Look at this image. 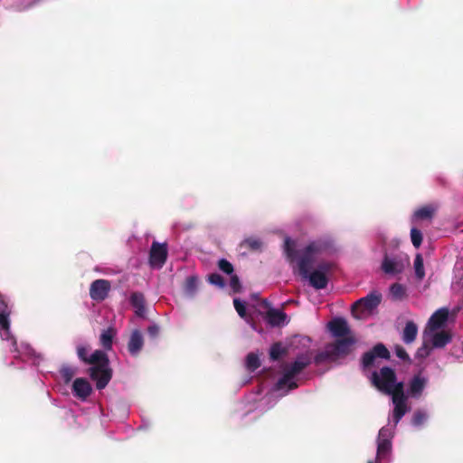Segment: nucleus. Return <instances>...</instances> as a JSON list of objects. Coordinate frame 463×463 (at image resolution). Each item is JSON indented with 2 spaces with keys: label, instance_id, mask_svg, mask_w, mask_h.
I'll return each mask as SVG.
<instances>
[{
  "label": "nucleus",
  "instance_id": "1",
  "mask_svg": "<svg viewBox=\"0 0 463 463\" xmlns=\"http://www.w3.org/2000/svg\"><path fill=\"white\" fill-rule=\"evenodd\" d=\"M333 250V241L329 238L317 239L301 249L290 238H286L284 242V253L293 272L298 273L316 289L327 287L334 263L321 259Z\"/></svg>",
  "mask_w": 463,
  "mask_h": 463
},
{
  "label": "nucleus",
  "instance_id": "2",
  "mask_svg": "<svg viewBox=\"0 0 463 463\" xmlns=\"http://www.w3.org/2000/svg\"><path fill=\"white\" fill-rule=\"evenodd\" d=\"M371 382L380 392L392 396L393 410L391 417L393 424L392 426L388 424L386 427L392 428V433H394L396 425L410 410L407 403L408 397L418 399L426 387L428 379L420 374L415 375L410 381L407 394H405L403 383L397 382L394 371L384 366L379 372L374 371L372 373Z\"/></svg>",
  "mask_w": 463,
  "mask_h": 463
},
{
  "label": "nucleus",
  "instance_id": "3",
  "mask_svg": "<svg viewBox=\"0 0 463 463\" xmlns=\"http://www.w3.org/2000/svg\"><path fill=\"white\" fill-rule=\"evenodd\" d=\"M90 347L80 345L77 346V355L80 361L91 366L89 374L96 382L98 390L104 389L112 378V369L109 366L108 355L104 351L95 350L89 354Z\"/></svg>",
  "mask_w": 463,
  "mask_h": 463
},
{
  "label": "nucleus",
  "instance_id": "4",
  "mask_svg": "<svg viewBox=\"0 0 463 463\" xmlns=\"http://www.w3.org/2000/svg\"><path fill=\"white\" fill-rule=\"evenodd\" d=\"M10 313L6 297L0 293V337L6 342L10 347V352L14 354L15 359L27 360L36 357L33 349L25 343L17 344L14 336L10 330Z\"/></svg>",
  "mask_w": 463,
  "mask_h": 463
},
{
  "label": "nucleus",
  "instance_id": "5",
  "mask_svg": "<svg viewBox=\"0 0 463 463\" xmlns=\"http://www.w3.org/2000/svg\"><path fill=\"white\" fill-rule=\"evenodd\" d=\"M312 354L306 352L298 354L293 363L286 364L283 368V374L278 380V389L287 388L294 390L298 387L297 376L311 364Z\"/></svg>",
  "mask_w": 463,
  "mask_h": 463
},
{
  "label": "nucleus",
  "instance_id": "6",
  "mask_svg": "<svg viewBox=\"0 0 463 463\" xmlns=\"http://www.w3.org/2000/svg\"><path fill=\"white\" fill-rule=\"evenodd\" d=\"M354 341L351 337H346L337 340L334 344H329L325 347V350L319 352L314 357L316 364H321L326 361H335L337 358L347 354Z\"/></svg>",
  "mask_w": 463,
  "mask_h": 463
},
{
  "label": "nucleus",
  "instance_id": "7",
  "mask_svg": "<svg viewBox=\"0 0 463 463\" xmlns=\"http://www.w3.org/2000/svg\"><path fill=\"white\" fill-rule=\"evenodd\" d=\"M409 266L410 258L407 254L401 251L386 252L382 260L381 269L386 275L395 277Z\"/></svg>",
  "mask_w": 463,
  "mask_h": 463
},
{
  "label": "nucleus",
  "instance_id": "8",
  "mask_svg": "<svg viewBox=\"0 0 463 463\" xmlns=\"http://www.w3.org/2000/svg\"><path fill=\"white\" fill-rule=\"evenodd\" d=\"M451 341V335L445 330H424L423 346L419 349L420 356L430 354V348H442Z\"/></svg>",
  "mask_w": 463,
  "mask_h": 463
},
{
  "label": "nucleus",
  "instance_id": "9",
  "mask_svg": "<svg viewBox=\"0 0 463 463\" xmlns=\"http://www.w3.org/2000/svg\"><path fill=\"white\" fill-rule=\"evenodd\" d=\"M382 301V294L372 291L364 298L358 299L352 307V314L357 319H364L370 316Z\"/></svg>",
  "mask_w": 463,
  "mask_h": 463
},
{
  "label": "nucleus",
  "instance_id": "10",
  "mask_svg": "<svg viewBox=\"0 0 463 463\" xmlns=\"http://www.w3.org/2000/svg\"><path fill=\"white\" fill-rule=\"evenodd\" d=\"M290 390L287 388L278 389V383L268 392L264 396L260 399H255L253 402L256 403L254 410L260 412L267 411L276 405L279 400L287 395Z\"/></svg>",
  "mask_w": 463,
  "mask_h": 463
},
{
  "label": "nucleus",
  "instance_id": "11",
  "mask_svg": "<svg viewBox=\"0 0 463 463\" xmlns=\"http://www.w3.org/2000/svg\"><path fill=\"white\" fill-rule=\"evenodd\" d=\"M392 428L383 427L377 438V454L375 463L387 459L392 452Z\"/></svg>",
  "mask_w": 463,
  "mask_h": 463
},
{
  "label": "nucleus",
  "instance_id": "12",
  "mask_svg": "<svg viewBox=\"0 0 463 463\" xmlns=\"http://www.w3.org/2000/svg\"><path fill=\"white\" fill-rule=\"evenodd\" d=\"M263 307L267 308L265 314V320L271 326H284L288 323V316L281 309L273 308L270 307L269 302L264 299L261 302Z\"/></svg>",
  "mask_w": 463,
  "mask_h": 463
},
{
  "label": "nucleus",
  "instance_id": "13",
  "mask_svg": "<svg viewBox=\"0 0 463 463\" xmlns=\"http://www.w3.org/2000/svg\"><path fill=\"white\" fill-rule=\"evenodd\" d=\"M92 392V385L86 378L78 377L71 383L72 395L81 402H86Z\"/></svg>",
  "mask_w": 463,
  "mask_h": 463
},
{
  "label": "nucleus",
  "instance_id": "14",
  "mask_svg": "<svg viewBox=\"0 0 463 463\" xmlns=\"http://www.w3.org/2000/svg\"><path fill=\"white\" fill-rule=\"evenodd\" d=\"M390 353L383 344H377L372 351L364 354L362 364L364 368H368L375 364L376 359H389Z\"/></svg>",
  "mask_w": 463,
  "mask_h": 463
},
{
  "label": "nucleus",
  "instance_id": "15",
  "mask_svg": "<svg viewBox=\"0 0 463 463\" xmlns=\"http://www.w3.org/2000/svg\"><path fill=\"white\" fill-rule=\"evenodd\" d=\"M111 285L109 280L96 279L90 287V297L94 301H103L109 295Z\"/></svg>",
  "mask_w": 463,
  "mask_h": 463
},
{
  "label": "nucleus",
  "instance_id": "16",
  "mask_svg": "<svg viewBox=\"0 0 463 463\" xmlns=\"http://www.w3.org/2000/svg\"><path fill=\"white\" fill-rule=\"evenodd\" d=\"M449 310L441 307L432 314L424 330H443L449 319Z\"/></svg>",
  "mask_w": 463,
  "mask_h": 463
},
{
  "label": "nucleus",
  "instance_id": "17",
  "mask_svg": "<svg viewBox=\"0 0 463 463\" xmlns=\"http://www.w3.org/2000/svg\"><path fill=\"white\" fill-rule=\"evenodd\" d=\"M167 250L164 244L154 242L151 247L149 263L151 267L160 269L166 260Z\"/></svg>",
  "mask_w": 463,
  "mask_h": 463
},
{
  "label": "nucleus",
  "instance_id": "18",
  "mask_svg": "<svg viewBox=\"0 0 463 463\" xmlns=\"http://www.w3.org/2000/svg\"><path fill=\"white\" fill-rule=\"evenodd\" d=\"M144 335L138 329H134L128 338V351L133 357H137L144 347Z\"/></svg>",
  "mask_w": 463,
  "mask_h": 463
},
{
  "label": "nucleus",
  "instance_id": "19",
  "mask_svg": "<svg viewBox=\"0 0 463 463\" xmlns=\"http://www.w3.org/2000/svg\"><path fill=\"white\" fill-rule=\"evenodd\" d=\"M328 329L334 336H345L349 333V326L344 318H335L328 324Z\"/></svg>",
  "mask_w": 463,
  "mask_h": 463
},
{
  "label": "nucleus",
  "instance_id": "20",
  "mask_svg": "<svg viewBox=\"0 0 463 463\" xmlns=\"http://www.w3.org/2000/svg\"><path fill=\"white\" fill-rule=\"evenodd\" d=\"M130 304L135 309V313L139 317H146L145 297L140 292H134L129 298Z\"/></svg>",
  "mask_w": 463,
  "mask_h": 463
},
{
  "label": "nucleus",
  "instance_id": "21",
  "mask_svg": "<svg viewBox=\"0 0 463 463\" xmlns=\"http://www.w3.org/2000/svg\"><path fill=\"white\" fill-rule=\"evenodd\" d=\"M199 279L196 276H189L185 279L184 293L187 298H194L198 291Z\"/></svg>",
  "mask_w": 463,
  "mask_h": 463
},
{
  "label": "nucleus",
  "instance_id": "22",
  "mask_svg": "<svg viewBox=\"0 0 463 463\" xmlns=\"http://www.w3.org/2000/svg\"><path fill=\"white\" fill-rule=\"evenodd\" d=\"M434 211V207L430 205L420 207L413 213L411 222H415L420 220H430L433 216Z\"/></svg>",
  "mask_w": 463,
  "mask_h": 463
},
{
  "label": "nucleus",
  "instance_id": "23",
  "mask_svg": "<svg viewBox=\"0 0 463 463\" xmlns=\"http://www.w3.org/2000/svg\"><path fill=\"white\" fill-rule=\"evenodd\" d=\"M418 334V327L415 323L409 321L406 323L402 333V340L405 344L412 343Z\"/></svg>",
  "mask_w": 463,
  "mask_h": 463
},
{
  "label": "nucleus",
  "instance_id": "24",
  "mask_svg": "<svg viewBox=\"0 0 463 463\" xmlns=\"http://www.w3.org/2000/svg\"><path fill=\"white\" fill-rule=\"evenodd\" d=\"M78 368L69 364H63L60 369V374L65 384L71 383L73 377L76 375Z\"/></svg>",
  "mask_w": 463,
  "mask_h": 463
},
{
  "label": "nucleus",
  "instance_id": "25",
  "mask_svg": "<svg viewBox=\"0 0 463 463\" xmlns=\"http://www.w3.org/2000/svg\"><path fill=\"white\" fill-rule=\"evenodd\" d=\"M429 415L424 410H417L411 418V425L415 428H421L428 420Z\"/></svg>",
  "mask_w": 463,
  "mask_h": 463
},
{
  "label": "nucleus",
  "instance_id": "26",
  "mask_svg": "<svg viewBox=\"0 0 463 463\" xmlns=\"http://www.w3.org/2000/svg\"><path fill=\"white\" fill-rule=\"evenodd\" d=\"M115 335V331L112 327L103 330L100 335V344L106 350L112 348V340Z\"/></svg>",
  "mask_w": 463,
  "mask_h": 463
},
{
  "label": "nucleus",
  "instance_id": "27",
  "mask_svg": "<svg viewBox=\"0 0 463 463\" xmlns=\"http://www.w3.org/2000/svg\"><path fill=\"white\" fill-rule=\"evenodd\" d=\"M413 266H414V271H415L416 278L419 280H421L425 277V270H424V265H423V259L420 253H418L415 256Z\"/></svg>",
  "mask_w": 463,
  "mask_h": 463
},
{
  "label": "nucleus",
  "instance_id": "28",
  "mask_svg": "<svg viewBox=\"0 0 463 463\" xmlns=\"http://www.w3.org/2000/svg\"><path fill=\"white\" fill-rule=\"evenodd\" d=\"M246 367L249 371L253 372L260 365L259 356L254 353H250L246 357Z\"/></svg>",
  "mask_w": 463,
  "mask_h": 463
},
{
  "label": "nucleus",
  "instance_id": "29",
  "mask_svg": "<svg viewBox=\"0 0 463 463\" xmlns=\"http://www.w3.org/2000/svg\"><path fill=\"white\" fill-rule=\"evenodd\" d=\"M390 293L393 299H402L405 296V288L402 284L394 283L390 288Z\"/></svg>",
  "mask_w": 463,
  "mask_h": 463
},
{
  "label": "nucleus",
  "instance_id": "30",
  "mask_svg": "<svg viewBox=\"0 0 463 463\" xmlns=\"http://www.w3.org/2000/svg\"><path fill=\"white\" fill-rule=\"evenodd\" d=\"M422 238V233L419 229H417L416 227H412L411 229V243L416 249H418L421 245Z\"/></svg>",
  "mask_w": 463,
  "mask_h": 463
},
{
  "label": "nucleus",
  "instance_id": "31",
  "mask_svg": "<svg viewBox=\"0 0 463 463\" xmlns=\"http://www.w3.org/2000/svg\"><path fill=\"white\" fill-rule=\"evenodd\" d=\"M285 353L280 343H275L269 349V356L273 361L278 360Z\"/></svg>",
  "mask_w": 463,
  "mask_h": 463
},
{
  "label": "nucleus",
  "instance_id": "32",
  "mask_svg": "<svg viewBox=\"0 0 463 463\" xmlns=\"http://www.w3.org/2000/svg\"><path fill=\"white\" fill-rule=\"evenodd\" d=\"M208 281L210 284L214 285L220 288H222L225 285L222 277L218 273H213L209 275Z\"/></svg>",
  "mask_w": 463,
  "mask_h": 463
},
{
  "label": "nucleus",
  "instance_id": "33",
  "mask_svg": "<svg viewBox=\"0 0 463 463\" xmlns=\"http://www.w3.org/2000/svg\"><path fill=\"white\" fill-rule=\"evenodd\" d=\"M234 308L236 309L238 315L246 319V305L245 302L241 301L239 298L233 299Z\"/></svg>",
  "mask_w": 463,
  "mask_h": 463
},
{
  "label": "nucleus",
  "instance_id": "34",
  "mask_svg": "<svg viewBox=\"0 0 463 463\" xmlns=\"http://www.w3.org/2000/svg\"><path fill=\"white\" fill-rule=\"evenodd\" d=\"M244 243L252 250H259L262 246V241L257 237H250L244 241Z\"/></svg>",
  "mask_w": 463,
  "mask_h": 463
},
{
  "label": "nucleus",
  "instance_id": "35",
  "mask_svg": "<svg viewBox=\"0 0 463 463\" xmlns=\"http://www.w3.org/2000/svg\"><path fill=\"white\" fill-rule=\"evenodd\" d=\"M219 269L226 274H232L233 272V267L231 262L225 259H221L218 262Z\"/></svg>",
  "mask_w": 463,
  "mask_h": 463
},
{
  "label": "nucleus",
  "instance_id": "36",
  "mask_svg": "<svg viewBox=\"0 0 463 463\" xmlns=\"http://www.w3.org/2000/svg\"><path fill=\"white\" fill-rule=\"evenodd\" d=\"M147 333L151 337H156L159 334V326L156 324L150 325L147 327Z\"/></svg>",
  "mask_w": 463,
  "mask_h": 463
},
{
  "label": "nucleus",
  "instance_id": "37",
  "mask_svg": "<svg viewBox=\"0 0 463 463\" xmlns=\"http://www.w3.org/2000/svg\"><path fill=\"white\" fill-rule=\"evenodd\" d=\"M230 286L233 292H237L240 289V281L236 276L231 278Z\"/></svg>",
  "mask_w": 463,
  "mask_h": 463
},
{
  "label": "nucleus",
  "instance_id": "38",
  "mask_svg": "<svg viewBox=\"0 0 463 463\" xmlns=\"http://www.w3.org/2000/svg\"><path fill=\"white\" fill-rule=\"evenodd\" d=\"M396 355L402 360H408L409 355L406 351L402 346H396L395 348Z\"/></svg>",
  "mask_w": 463,
  "mask_h": 463
}]
</instances>
